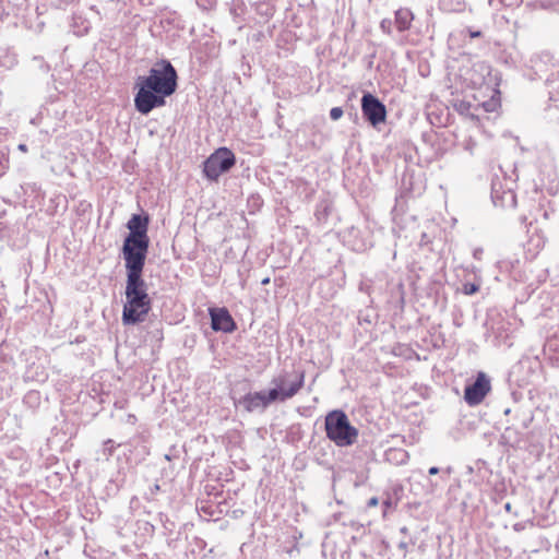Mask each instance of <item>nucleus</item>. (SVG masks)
Wrapping results in <instances>:
<instances>
[{
  "instance_id": "nucleus-22",
  "label": "nucleus",
  "mask_w": 559,
  "mask_h": 559,
  "mask_svg": "<svg viewBox=\"0 0 559 559\" xmlns=\"http://www.w3.org/2000/svg\"><path fill=\"white\" fill-rule=\"evenodd\" d=\"M269 282H270V280L266 277V278H264V280L262 281V284H263V285H265V284H267Z\"/></svg>"
},
{
  "instance_id": "nucleus-16",
  "label": "nucleus",
  "mask_w": 559,
  "mask_h": 559,
  "mask_svg": "<svg viewBox=\"0 0 559 559\" xmlns=\"http://www.w3.org/2000/svg\"><path fill=\"white\" fill-rule=\"evenodd\" d=\"M484 108L486 109V111H491L495 109V106H496V103L493 102V99L489 103H484L483 104Z\"/></svg>"
},
{
  "instance_id": "nucleus-10",
  "label": "nucleus",
  "mask_w": 559,
  "mask_h": 559,
  "mask_svg": "<svg viewBox=\"0 0 559 559\" xmlns=\"http://www.w3.org/2000/svg\"><path fill=\"white\" fill-rule=\"evenodd\" d=\"M127 227L129 235L126 238H133L150 241L147 236L148 218L134 214L129 219Z\"/></svg>"
},
{
  "instance_id": "nucleus-18",
  "label": "nucleus",
  "mask_w": 559,
  "mask_h": 559,
  "mask_svg": "<svg viewBox=\"0 0 559 559\" xmlns=\"http://www.w3.org/2000/svg\"><path fill=\"white\" fill-rule=\"evenodd\" d=\"M389 26H390V21H382L381 22V28L384 29V31H389Z\"/></svg>"
},
{
  "instance_id": "nucleus-2",
  "label": "nucleus",
  "mask_w": 559,
  "mask_h": 559,
  "mask_svg": "<svg viewBox=\"0 0 559 559\" xmlns=\"http://www.w3.org/2000/svg\"><path fill=\"white\" fill-rule=\"evenodd\" d=\"M151 310V298L142 277H127L126 302L122 311V323L131 325L145 320Z\"/></svg>"
},
{
  "instance_id": "nucleus-23",
  "label": "nucleus",
  "mask_w": 559,
  "mask_h": 559,
  "mask_svg": "<svg viewBox=\"0 0 559 559\" xmlns=\"http://www.w3.org/2000/svg\"><path fill=\"white\" fill-rule=\"evenodd\" d=\"M510 509H511L510 503H507V504H506V510L510 511Z\"/></svg>"
},
{
  "instance_id": "nucleus-8",
  "label": "nucleus",
  "mask_w": 559,
  "mask_h": 559,
  "mask_svg": "<svg viewBox=\"0 0 559 559\" xmlns=\"http://www.w3.org/2000/svg\"><path fill=\"white\" fill-rule=\"evenodd\" d=\"M490 391V381L484 372H479L475 382L465 388L464 400L469 406L478 405Z\"/></svg>"
},
{
  "instance_id": "nucleus-20",
  "label": "nucleus",
  "mask_w": 559,
  "mask_h": 559,
  "mask_svg": "<svg viewBox=\"0 0 559 559\" xmlns=\"http://www.w3.org/2000/svg\"><path fill=\"white\" fill-rule=\"evenodd\" d=\"M17 148L21 151V152H27V146L25 144H19Z\"/></svg>"
},
{
  "instance_id": "nucleus-11",
  "label": "nucleus",
  "mask_w": 559,
  "mask_h": 559,
  "mask_svg": "<svg viewBox=\"0 0 559 559\" xmlns=\"http://www.w3.org/2000/svg\"><path fill=\"white\" fill-rule=\"evenodd\" d=\"M212 320V329L215 331L231 332L234 329V320L225 308L210 309Z\"/></svg>"
},
{
  "instance_id": "nucleus-3",
  "label": "nucleus",
  "mask_w": 559,
  "mask_h": 559,
  "mask_svg": "<svg viewBox=\"0 0 559 559\" xmlns=\"http://www.w3.org/2000/svg\"><path fill=\"white\" fill-rule=\"evenodd\" d=\"M325 431L328 438L338 447L352 445L358 438V430L350 425L342 411H333L326 415Z\"/></svg>"
},
{
  "instance_id": "nucleus-12",
  "label": "nucleus",
  "mask_w": 559,
  "mask_h": 559,
  "mask_svg": "<svg viewBox=\"0 0 559 559\" xmlns=\"http://www.w3.org/2000/svg\"><path fill=\"white\" fill-rule=\"evenodd\" d=\"M491 198L496 206L503 209H514L516 206L515 193L511 189L501 192L497 183L492 185Z\"/></svg>"
},
{
  "instance_id": "nucleus-21",
  "label": "nucleus",
  "mask_w": 559,
  "mask_h": 559,
  "mask_svg": "<svg viewBox=\"0 0 559 559\" xmlns=\"http://www.w3.org/2000/svg\"><path fill=\"white\" fill-rule=\"evenodd\" d=\"M480 36V32L479 31H476V32H471V37H479Z\"/></svg>"
},
{
  "instance_id": "nucleus-4",
  "label": "nucleus",
  "mask_w": 559,
  "mask_h": 559,
  "mask_svg": "<svg viewBox=\"0 0 559 559\" xmlns=\"http://www.w3.org/2000/svg\"><path fill=\"white\" fill-rule=\"evenodd\" d=\"M150 241L124 238L122 257L127 277H142Z\"/></svg>"
},
{
  "instance_id": "nucleus-14",
  "label": "nucleus",
  "mask_w": 559,
  "mask_h": 559,
  "mask_svg": "<svg viewBox=\"0 0 559 559\" xmlns=\"http://www.w3.org/2000/svg\"><path fill=\"white\" fill-rule=\"evenodd\" d=\"M478 289H479L478 285L473 284V283H466V284H464V286H463V293H464L465 295H473V294H475Z\"/></svg>"
},
{
  "instance_id": "nucleus-1",
  "label": "nucleus",
  "mask_w": 559,
  "mask_h": 559,
  "mask_svg": "<svg viewBox=\"0 0 559 559\" xmlns=\"http://www.w3.org/2000/svg\"><path fill=\"white\" fill-rule=\"evenodd\" d=\"M138 93L134 106L142 115H147L154 108L165 104V97L170 96L177 87V73L168 61H162L150 70L147 76H139L135 83Z\"/></svg>"
},
{
  "instance_id": "nucleus-7",
  "label": "nucleus",
  "mask_w": 559,
  "mask_h": 559,
  "mask_svg": "<svg viewBox=\"0 0 559 559\" xmlns=\"http://www.w3.org/2000/svg\"><path fill=\"white\" fill-rule=\"evenodd\" d=\"M361 110L364 117L373 126L385 121L386 109L385 106L373 95L367 93L361 98Z\"/></svg>"
},
{
  "instance_id": "nucleus-15",
  "label": "nucleus",
  "mask_w": 559,
  "mask_h": 559,
  "mask_svg": "<svg viewBox=\"0 0 559 559\" xmlns=\"http://www.w3.org/2000/svg\"><path fill=\"white\" fill-rule=\"evenodd\" d=\"M343 116V109L341 107H333L330 111L332 120H338Z\"/></svg>"
},
{
  "instance_id": "nucleus-19",
  "label": "nucleus",
  "mask_w": 559,
  "mask_h": 559,
  "mask_svg": "<svg viewBox=\"0 0 559 559\" xmlns=\"http://www.w3.org/2000/svg\"><path fill=\"white\" fill-rule=\"evenodd\" d=\"M438 472H439V468L436 467V466L429 468V474L430 475H436V474H438Z\"/></svg>"
},
{
  "instance_id": "nucleus-17",
  "label": "nucleus",
  "mask_w": 559,
  "mask_h": 559,
  "mask_svg": "<svg viewBox=\"0 0 559 559\" xmlns=\"http://www.w3.org/2000/svg\"><path fill=\"white\" fill-rule=\"evenodd\" d=\"M378 503H379V500H378V498H377V497H372V498L368 501V506H369V507H376V506H378Z\"/></svg>"
},
{
  "instance_id": "nucleus-6",
  "label": "nucleus",
  "mask_w": 559,
  "mask_h": 559,
  "mask_svg": "<svg viewBox=\"0 0 559 559\" xmlns=\"http://www.w3.org/2000/svg\"><path fill=\"white\" fill-rule=\"evenodd\" d=\"M235 162L234 153L226 147H221L204 162L203 173L206 178L216 180L222 174L228 171Z\"/></svg>"
},
{
  "instance_id": "nucleus-13",
  "label": "nucleus",
  "mask_w": 559,
  "mask_h": 559,
  "mask_svg": "<svg viewBox=\"0 0 559 559\" xmlns=\"http://www.w3.org/2000/svg\"><path fill=\"white\" fill-rule=\"evenodd\" d=\"M414 16L408 9H400L395 12V24L399 31H405L411 26Z\"/></svg>"
},
{
  "instance_id": "nucleus-9",
  "label": "nucleus",
  "mask_w": 559,
  "mask_h": 559,
  "mask_svg": "<svg viewBox=\"0 0 559 559\" xmlns=\"http://www.w3.org/2000/svg\"><path fill=\"white\" fill-rule=\"evenodd\" d=\"M275 392L259 391L246 394L238 401V405L242 406L247 412H263L269 405L274 402Z\"/></svg>"
},
{
  "instance_id": "nucleus-5",
  "label": "nucleus",
  "mask_w": 559,
  "mask_h": 559,
  "mask_svg": "<svg viewBox=\"0 0 559 559\" xmlns=\"http://www.w3.org/2000/svg\"><path fill=\"white\" fill-rule=\"evenodd\" d=\"M305 382V374L300 371L293 373L282 372L274 377L271 381L272 388L269 390L270 393L275 392L274 402H285L286 400L295 396L298 391L302 388Z\"/></svg>"
}]
</instances>
